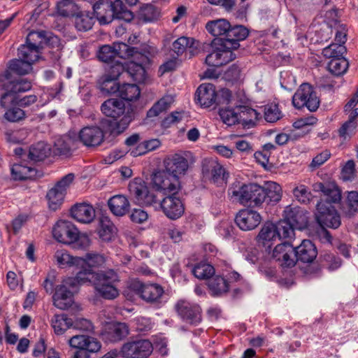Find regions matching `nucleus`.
Returning a JSON list of instances; mask_svg holds the SVG:
<instances>
[{
    "label": "nucleus",
    "mask_w": 358,
    "mask_h": 358,
    "mask_svg": "<svg viewBox=\"0 0 358 358\" xmlns=\"http://www.w3.org/2000/svg\"><path fill=\"white\" fill-rule=\"evenodd\" d=\"M78 280L80 284H92L96 292L106 299H114L119 295L115 282L119 277L113 270L96 273L92 269H85L78 272Z\"/></svg>",
    "instance_id": "obj_1"
},
{
    "label": "nucleus",
    "mask_w": 358,
    "mask_h": 358,
    "mask_svg": "<svg viewBox=\"0 0 358 358\" xmlns=\"http://www.w3.org/2000/svg\"><path fill=\"white\" fill-rule=\"evenodd\" d=\"M101 111L106 116L113 118L109 124L110 132L118 135L127 129L133 120V113L126 110L124 103L118 99H109L101 105Z\"/></svg>",
    "instance_id": "obj_2"
},
{
    "label": "nucleus",
    "mask_w": 358,
    "mask_h": 358,
    "mask_svg": "<svg viewBox=\"0 0 358 358\" xmlns=\"http://www.w3.org/2000/svg\"><path fill=\"white\" fill-rule=\"evenodd\" d=\"M228 194L234 201L251 208L261 207L266 201V192L263 186L256 183L233 185L229 189Z\"/></svg>",
    "instance_id": "obj_3"
},
{
    "label": "nucleus",
    "mask_w": 358,
    "mask_h": 358,
    "mask_svg": "<svg viewBox=\"0 0 358 358\" xmlns=\"http://www.w3.org/2000/svg\"><path fill=\"white\" fill-rule=\"evenodd\" d=\"M94 13L101 24H107L114 18L130 22L134 18L133 13L127 10L121 0H99L93 6Z\"/></svg>",
    "instance_id": "obj_4"
},
{
    "label": "nucleus",
    "mask_w": 358,
    "mask_h": 358,
    "mask_svg": "<svg viewBox=\"0 0 358 358\" xmlns=\"http://www.w3.org/2000/svg\"><path fill=\"white\" fill-rule=\"evenodd\" d=\"M78 285L80 284L78 280V273L75 278H65L55 289L53 295L54 306L61 310L69 308L73 303V291Z\"/></svg>",
    "instance_id": "obj_5"
},
{
    "label": "nucleus",
    "mask_w": 358,
    "mask_h": 358,
    "mask_svg": "<svg viewBox=\"0 0 358 358\" xmlns=\"http://www.w3.org/2000/svg\"><path fill=\"white\" fill-rule=\"evenodd\" d=\"M292 103L296 108L306 107L310 111L314 112L320 106V99L313 87L308 83H303L293 95Z\"/></svg>",
    "instance_id": "obj_6"
},
{
    "label": "nucleus",
    "mask_w": 358,
    "mask_h": 358,
    "mask_svg": "<svg viewBox=\"0 0 358 358\" xmlns=\"http://www.w3.org/2000/svg\"><path fill=\"white\" fill-rule=\"evenodd\" d=\"M129 57H132V60L126 64L125 74L131 76L135 81L143 82L145 79V66L150 62L148 53H143L134 48Z\"/></svg>",
    "instance_id": "obj_7"
},
{
    "label": "nucleus",
    "mask_w": 358,
    "mask_h": 358,
    "mask_svg": "<svg viewBox=\"0 0 358 358\" xmlns=\"http://www.w3.org/2000/svg\"><path fill=\"white\" fill-rule=\"evenodd\" d=\"M174 308L184 322L192 326H197L201 323L202 310L199 304L185 299H180L176 303Z\"/></svg>",
    "instance_id": "obj_8"
},
{
    "label": "nucleus",
    "mask_w": 358,
    "mask_h": 358,
    "mask_svg": "<svg viewBox=\"0 0 358 358\" xmlns=\"http://www.w3.org/2000/svg\"><path fill=\"white\" fill-rule=\"evenodd\" d=\"M8 78L6 75L0 76V87L6 91L1 95L0 99V105L3 108L8 106L9 102H13L15 99V94L17 93L25 92L31 88V83L26 79H18L13 81H10L7 84H3L4 80H8Z\"/></svg>",
    "instance_id": "obj_9"
},
{
    "label": "nucleus",
    "mask_w": 358,
    "mask_h": 358,
    "mask_svg": "<svg viewBox=\"0 0 358 358\" xmlns=\"http://www.w3.org/2000/svg\"><path fill=\"white\" fill-rule=\"evenodd\" d=\"M129 189L139 204L152 206L155 210H159L160 202H158L156 195L149 191L145 182L141 179H135L131 182Z\"/></svg>",
    "instance_id": "obj_10"
},
{
    "label": "nucleus",
    "mask_w": 358,
    "mask_h": 358,
    "mask_svg": "<svg viewBox=\"0 0 358 358\" xmlns=\"http://www.w3.org/2000/svg\"><path fill=\"white\" fill-rule=\"evenodd\" d=\"M152 182L154 188L166 195L178 194L180 189V183L178 178L164 171L155 173Z\"/></svg>",
    "instance_id": "obj_11"
},
{
    "label": "nucleus",
    "mask_w": 358,
    "mask_h": 358,
    "mask_svg": "<svg viewBox=\"0 0 358 358\" xmlns=\"http://www.w3.org/2000/svg\"><path fill=\"white\" fill-rule=\"evenodd\" d=\"M315 217L320 227L336 229L341 224L340 216L332 205L325 202L317 203Z\"/></svg>",
    "instance_id": "obj_12"
},
{
    "label": "nucleus",
    "mask_w": 358,
    "mask_h": 358,
    "mask_svg": "<svg viewBox=\"0 0 358 358\" xmlns=\"http://www.w3.org/2000/svg\"><path fill=\"white\" fill-rule=\"evenodd\" d=\"M134 48L124 43H114L113 45H105L100 48L98 58L103 62H109L118 58H128L132 54Z\"/></svg>",
    "instance_id": "obj_13"
},
{
    "label": "nucleus",
    "mask_w": 358,
    "mask_h": 358,
    "mask_svg": "<svg viewBox=\"0 0 358 358\" xmlns=\"http://www.w3.org/2000/svg\"><path fill=\"white\" fill-rule=\"evenodd\" d=\"M52 236L59 243L69 245L78 239V230L70 221L59 220L53 227Z\"/></svg>",
    "instance_id": "obj_14"
},
{
    "label": "nucleus",
    "mask_w": 358,
    "mask_h": 358,
    "mask_svg": "<svg viewBox=\"0 0 358 358\" xmlns=\"http://www.w3.org/2000/svg\"><path fill=\"white\" fill-rule=\"evenodd\" d=\"M129 287L149 303L158 302L164 294L163 288L157 284L144 285L139 280H134Z\"/></svg>",
    "instance_id": "obj_15"
},
{
    "label": "nucleus",
    "mask_w": 358,
    "mask_h": 358,
    "mask_svg": "<svg viewBox=\"0 0 358 358\" xmlns=\"http://www.w3.org/2000/svg\"><path fill=\"white\" fill-rule=\"evenodd\" d=\"M203 176L217 184L225 183L228 173L225 168L215 159H205L202 162Z\"/></svg>",
    "instance_id": "obj_16"
},
{
    "label": "nucleus",
    "mask_w": 358,
    "mask_h": 358,
    "mask_svg": "<svg viewBox=\"0 0 358 358\" xmlns=\"http://www.w3.org/2000/svg\"><path fill=\"white\" fill-rule=\"evenodd\" d=\"M152 350V344L148 340L128 342L122 347L123 355L129 358H147Z\"/></svg>",
    "instance_id": "obj_17"
},
{
    "label": "nucleus",
    "mask_w": 358,
    "mask_h": 358,
    "mask_svg": "<svg viewBox=\"0 0 358 358\" xmlns=\"http://www.w3.org/2000/svg\"><path fill=\"white\" fill-rule=\"evenodd\" d=\"M177 194L167 195L161 201L159 210H162L164 215L171 220H177L180 217L185 211L184 205Z\"/></svg>",
    "instance_id": "obj_18"
},
{
    "label": "nucleus",
    "mask_w": 358,
    "mask_h": 358,
    "mask_svg": "<svg viewBox=\"0 0 358 358\" xmlns=\"http://www.w3.org/2000/svg\"><path fill=\"white\" fill-rule=\"evenodd\" d=\"M261 220L259 213L251 209L240 210L235 218L237 226L243 231L254 229L260 224Z\"/></svg>",
    "instance_id": "obj_19"
},
{
    "label": "nucleus",
    "mask_w": 358,
    "mask_h": 358,
    "mask_svg": "<svg viewBox=\"0 0 358 358\" xmlns=\"http://www.w3.org/2000/svg\"><path fill=\"white\" fill-rule=\"evenodd\" d=\"M68 344L72 348L90 352H96L101 347L96 338L84 334L73 336L69 339Z\"/></svg>",
    "instance_id": "obj_20"
},
{
    "label": "nucleus",
    "mask_w": 358,
    "mask_h": 358,
    "mask_svg": "<svg viewBox=\"0 0 358 358\" xmlns=\"http://www.w3.org/2000/svg\"><path fill=\"white\" fill-rule=\"evenodd\" d=\"M272 256L282 266L292 267L295 265L294 248L288 243L276 245Z\"/></svg>",
    "instance_id": "obj_21"
},
{
    "label": "nucleus",
    "mask_w": 358,
    "mask_h": 358,
    "mask_svg": "<svg viewBox=\"0 0 358 358\" xmlns=\"http://www.w3.org/2000/svg\"><path fill=\"white\" fill-rule=\"evenodd\" d=\"M103 130L97 126H88L83 128L79 132L80 141L87 147L99 145L103 141Z\"/></svg>",
    "instance_id": "obj_22"
},
{
    "label": "nucleus",
    "mask_w": 358,
    "mask_h": 358,
    "mask_svg": "<svg viewBox=\"0 0 358 358\" xmlns=\"http://www.w3.org/2000/svg\"><path fill=\"white\" fill-rule=\"evenodd\" d=\"M284 218L296 229H302L308 224L307 212L300 207L287 206L284 210Z\"/></svg>",
    "instance_id": "obj_23"
},
{
    "label": "nucleus",
    "mask_w": 358,
    "mask_h": 358,
    "mask_svg": "<svg viewBox=\"0 0 358 358\" xmlns=\"http://www.w3.org/2000/svg\"><path fill=\"white\" fill-rule=\"evenodd\" d=\"M231 48H227L222 43L220 48L214 50L207 55L206 62L211 66H220L234 60L236 55L232 52Z\"/></svg>",
    "instance_id": "obj_24"
},
{
    "label": "nucleus",
    "mask_w": 358,
    "mask_h": 358,
    "mask_svg": "<svg viewBox=\"0 0 358 358\" xmlns=\"http://www.w3.org/2000/svg\"><path fill=\"white\" fill-rule=\"evenodd\" d=\"M129 329L125 323L109 322L106 324L102 331L103 338L110 342H117L126 337Z\"/></svg>",
    "instance_id": "obj_25"
},
{
    "label": "nucleus",
    "mask_w": 358,
    "mask_h": 358,
    "mask_svg": "<svg viewBox=\"0 0 358 358\" xmlns=\"http://www.w3.org/2000/svg\"><path fill=\"white\" fill-rule=\"evenodd\" d=\"M165 169L163 170L179 180L181 175L185 174L188 169L187 160L180 155H174L164 162Z\"/></svg>",
    "instance_id": "obj_26"
},
{
    "label": "nucleus",
    "mask_w": 358,
    "mask_h": 358,
    "mask_svg": "<svg viewBox=\"0 0 358 358\" xmlns=\"http://www.w3.org/2000/svg\"><path fill=\"white\" fill-rule=\"evenodd\" d=\"M73 219L80 223L89 224L95 218V210L93 206L87 203L75 204L71 210Z\"/></svg>",
    "instance_id": "obj_27"
},
{
    "label": "nucleus",
    "mask_w": 358,
    "mask_h": 358,
    "mask_svg": "<svg viewBox=\"0 0 358 358\" xmlns=\"http://www.w3.org/2000/svg\"><path fill=\"white\" fill-rule=\"evenodd\" d=\"M248 35V31L242 25L231 27L229 29L227 38H224V46L227 48L236 50L239 47V41L244 40Z\"/></svg>",
    "instance_id": "obj_28"
},
{
    "label": "nucleus",
    "mask_w": 358,
    "mask_h": 358,
    "mask_svg": "<svg viewBox=\"0 0 358 358\" xmlns=\"http://www.w3.org/2000/svg\"><path fill=\"white\" fill-rule=\"evenodd\" d=\"M295 262H312L317 256L315 245L309 240H303L301 245L294 248Z\"/></svg>",
    "instance_id": "obj_29"
},
{
    "label": "nucleus",
    "mask_w": 358,
    "mask_h": 358,
    "mask_svg": "<svg viewBox=\"0 0 358 358\" xmlns=\"http://www.w3.org/2000/svg\"><path fill=\"white\" fill-rule=\"evenodd\" d=\"M196 95L198 101L203 107L211 106L217 99L215 87L210 83L201 84L198 87Z\"/></svg>",
    "instance_id": "obj_30"
},
{
    "label": "nucleus",
    "mask_w": 358,
    "mask_h": 358,
    "mask_svg": "<svg viewBox=\"0 0 358 358\" xmlns=\"http://www.w3.org/2000/svg\"><path fill=\"white\" fill-rule=\"evenodd\" d=\"M119 92L120 96L124 100L132 101L139 98L141 91L136 84H124L117 86L116 83H113V86L110 87V90L106 91L108 93Z\"/></svg>",
    "instance_id": "obj_31"
},
{
    "label": "nucleus",
    "mask_w": 358,
    "mask_h": 358,
    "mask_svg": "<svg viewBox=\"0 0 358 358\" xmlns=\"http://www.w3.org/2000/svg\"><path fill=\"white\" fill-rule=\"evenodd\" d=\"M238 121L244 128L253 127L261 117L255 109L246 106H238Z\"/></svg>",
    "instance_id": "obj_32"
},
{
    "label": "nucleus",
    "mask_w": 358,
    "mask_h": 358,
    "mask_svg": "<svg viewBox=\"0 0 358 358\" xmlns=\"http://www.w3.org/2000/svg\"><path fill=\"white\" fill-rule=\"evenodd\" d=\"M278 234L275 224L266 222L262 227L257 240L259 244L270 248L273 245V242L278 238Z\"/></svg>",
    "instance_id": "obj_33"
},
{
    "label": "nucleus",
    "mask_w": 358,
    "mask_h": 358,
    "mask_svg": "<svg viewBox=\"0 0 358 358\" xmlns=\"http://www.w3.org/2000/svg\"><path fill=\"white\" fill-rule=\"evenodd\" d=\"M110 212L117 217L125 215L129 210L130 203L127 198L123 195H115L108 201Z\"/></svg>",
    "instance_id": "obj_34"
},
{
    "label": "nucleus",
    "mask_w": 358,
    "mask_h": 358,
    "mask_svg": "<svg viewBox=\"0 0 358 358\" xmlns=\"http://www.w3.org/2000/svg\"><path fill=\"white\" fill-rule=\"evenodd\" d=\"M54 259L59 268H66L76 266L79 269V264L83 262L81 257H73L65 250H58L55 252Z\"/></svg>",
    "instance_id": "obj_35"
},
{
    "label": "nucleus",
    "mask_w": 358,
    "mask_h": 358,
    "mask_svg": "<svg viewBox=\"0 0 358 358\" xmlns=\"http://www.w3.org/2000/svg\"><path fill=\"white\" fill-rule=\"evenodd\" d=\"M317 187L327 197L326 201H320V202H325L331 205V203H335L341 201V190L334 182L319 183Z\"/></svg>",
    "instance_id": "obj_36"
},
{
    "label": "nucleus",
    "mask_w": 358,
    "mask_h": 358,
    "mask_svg": "<svg viewBox=\"0 0 358 358\" xmlns=\"http://www.w3.org/2000/svg\"><path fill=\"white\" fill-rule=\"evenodd\" d=\"M126 65H123L120 62L116 61L115 63L110 66L108 74L105 76L104 80L102 83L101 89L103 91L110 90V87L113 86V83H116L115 80L122 74L125 73Z\"/></svg>",
    "instance_id": "obj_37"
},
{
    "label": "nucleus",
    "mask_w": 358,
    "mask_h": 358,
    "mask_svg": "<svg viewBox=\"0 0 358 358\" xmlns=\"http://www.w3.org/2000/svg\"><path fill=\"white\" fill-rule=\"evenodd\" d=\"M83 262L79 264V271L85 269H92L103 266L106 263V258L104 256L97 253H87L85 257H81Z\"/></svg>",
    "instance_id": "obj_38"
},
{
    "label": "nucleus",
    "mask_w": 358,
    "mask_h": 358,
    "mask_svg": "<svg viewBox=\"0 0 358 358\" xmlns=\"http://www.w3.org/2000/svg\"><path fill=\"white\" fill-rule=\"evenodd\" d=\"M199 43V41L192 38L182 36L173 43L172 50L177 56L181 55L187 48H189L191 55H194V48L198 47Z\"/></svg>",
    "instance_id": "obj_39"
},
{
    "label": "nucleus",
    "mask_w": 358,
    "mask_h": 358,
    "mask_svg": "<svg viewBox=\"0 0 358 358\" xmlns=\"http://www.w3.org/2000/svg\"><path fill=\"white\" fill-rule=\"evenodd\" d=\"M266 192V201L267 203L275 204L281 200L282 190L280 185L275 182L267 181L263 186Z\"/></svg>",
    "instance_id": "obj_40"
},
{
    "label": "nucleus",
    "mask_w": 358,
    "mask_h": 358,
    "mask_svg": "<svg viewBox=\"0 0 358 358\" xmlns=\"http://www.w3.org/2000/svg\"><path fill=\"white\" fill-rule=\"evenodd\" d=\"M206 28L207 31L215 37L224 36L227 38V32L230 28V23L225 19H218L208 22Z\"/></svg>",
    "instance_id": "obj_41"
},
{
    "label": "nucleus",
    "mask_w": 358,
    "mask_h": 358,
    "mask_svg": "<svg viewBox=\"0 0 358 358\" xmlns=\"http://www.w3.org/2000/svg\"><path fill=\"white\" fill-rule=\"evenodd\" d=\"M74 141L70 136L58 138L54 144L53 153L55 155L68 157L71 155Z\"/></svg>",
    "instance_id": "obj_42"
},
{
    "label": "nucleus",
    "mask_w": 358,
    "mask_h": 358,
    "mask_svg": "<svg viewBox=\"0 0 358 358\" xmlns=\"http://www.w3.org/2000/svg\"><path fill=\"white\" fill-rule=\"evenodd\" d=\"M57 11L63 17H74L80 13V7L74 2V0H59L57 3Z\"/></svg>",
    "instance_id": "obj_43"
},
{
    "label": "nucleus",
    "mask_w": 358,
    "mask_h": 358,
    "mask_svg": "<svg viewBox=\"0 0 358 358\" xmlns=\"http://www.w3.org/2000/svg\"><path fill=\"white\" fill-rule=\"evenodd\" d=\"M73 320L65 314L55 315L51 320V325L57 335H62L72 328Z\"/></svg>",
    "instance_id": "obj_44"
},
{
    "label": "nucleus",
    "mask_w": 358,
    "mask_h": 358,
    "mask_svg": "<svg viewBox=\"0 0 358 358\" xmlns=\"http://www.w3.org/2000/svg\"><path fill=\"white\" fill-rule=\"evenodd\" d=\"M50 147L44 142H38L31 146L29 152V158L31 160L38 162L45 159L50 153Z\"/></svg>",
    "instance_id": "obj_45"
},
{
    "label": "nucleus",
    "mask_w": 358,
    "mask_h": 358,
    "mask_svg": "<svg viewBox=\"0 0 358 358\" xmlns=\"http://www.w3.org/2000/svg\"><path fill=\"white\" fill-rule=\"evenodd\" d=\"M208 285L212 294L214 296L226 293L229 288L228 281L220 275H216L210 278L208 282Z\"/></svg>",
    "instance_id": "obj_46"
},
{
    "label": "nucleus",
    "mask_w": 358,
    "mask_h": 358,
    "mask_svg": "<svg viewBox=\"0 0 358 358\" xmlns=\"http://www.w3.org/2000/svg\"><path fill=\"white\" fill-rule=\"evenodd\" d=\"M173 102V96L165 95L157 103H155L154 106L148 111V117H154L159 115L161 113L169 109Z\"/></svg>",
    "instance_id": "obj_47"
},
{
    "label": "nucleus",
    "mask_w": 358,
    "mask_h": 358,
    "mask_svg": "<svg viewBox=\"0 0 358 358\" xmlns=\"http://www.w3.org/2000/svg\"><path fill=\"white\" fill-rule=\"evenodd\" d=\"M238 106L234 108L226 106L221 108L219 115L222 122L228 126L239 124Z\"/></svg>",
    "instance_id": "obj_48"
},
{
    "label": "nucleus",
    "mask_w": 358,
    "mask_h": 358,
    "mask_svg": "<svg viewBox=\"0 0 358 358\" xmlns=\"http://www.w3.org/2000/svg\"><path fill=\"white\" fill-rule=\"evenodd\" d=\"M48 39L47 33L44 31H31L27 36L26 43L41 52Z\"/></svg>",
    "instance_id": "obj_49"
},
{
    "label": "nucleus",
    "mask_w": 358,
    "mask_h": 358,
    "mask_svg": "<svg viewBox=\"0 0 358 358\" xmlns=\"http://www.w3.org/2000/svg\"><path fill=\"white\" fill-rule=\"evenodd\" d=\"M41 52L27 43L18 48V57L27 62L33 64L39 58Z\"/></svg>",
    "instance_id": "obj_50"
},
{
    "label": "nucleus",
    "mask_w": 358,
    "mask_h": 358,
    "mask_svg": "<svg viewBox=\"0 0 358 358\" xmlns=\"http://www.w3.org/2000/svg\"><path fill=\"white\" fill-rule=\"evenodd\" d=\"M35 170L31 167L15 164L11 168V174L14 180H24L34 176Z\"/></svg>",
    "instance_id": "obj_51"
},
{
    "label": "nucleus",
    "mask_w": 358,
    "mask_h": 358,
    "mask_svg": "<svg viewBox=\"0 0 358 358\" xmlns=\"http://www.w3.org/2000/svg\"><path fill=\"white\" fill-rule=\"evenodd\" d=\"M75 26L78 31L90 30L94 24V18L87 12L80 10V13L75 16Z\"/></svg>",
    "instance_id": "obj_52"
},
{
    "label": "nucleus",
    "mask_w": 358,
    "mask_h": 358,
    "mask_svg": "<svg viewBox=\"0 0 358 358\" xmlns=\"http://www.w3.org/2000/svg\"><path fill=\"white\" fill-rule=\"evenodd\" d=\"M65 192L63 189L60 190L58 187H54L47 194V199L48 200V204L50 209L56 210L59 206L62 204Z\"/></svg>",
    "instance_id": "obj_53"
},
{
    "label": "nucleus",
    "mask_w": 358,
    "mask_h": 358,
    "mask_svg": "<svg viewBox=\"0 0 358 358\" xmlns=\"http://www.w3.org/2000/svg\"><path fill=\"white\" fill-rule=\"evenodd\" d=\"M348 68V62L344 57L332 59L328 64L329 71L336 76H341L345 73Z\"/></svg>",
    "instance_id": "obj_54"
},
{
    "label": "nucleus",
    "mask_w": 358,
    "mask_h": 358,
    "mask_svg": "<svg viewBox=\"0 0 358 358\" xmlns=\"http://www.w3.org/2000/svg\"><path fill=\"white\" fill-rule=\"evenodd\" d=\"M9 69L19 75H25L32 71V64L20 58L10 61Z\"/></svg>",
    "instance_id": "obj_55"
},
{
    "label": "nucleus",
    "mask_w": 358,
    "mask_h": 358,
    "mask_svg": "<svg viewBox=\"0 0 358 358\" xmlns=\"http://www.w3.org/2000/svg\"><path fill=\"white\" fill-rule=\"evenodd\" d=\"M346 52V48L338 43H332L322 50L323 55L327 58H341Z\"/></svg>",
    "instance_id": "obj_56"
},
{
    "label": "nucleus",
    "mask_w": 358,
    "mask_h": 358,
    "mask_svg": "<svg viewBox=\"0 0 358 358\" xmlns=\"http://www.w3.org/2000/svg\"><path fill=\"white\" fill-rule=\"evenodd\" d=\"M192 273L198 279H207L214 274L215 269L208 264L199 263L194 267Z\"/></svg>",
    "instance_id": "obj_57"
},
{
    "label": "nucleus",
    "mask_w": 358,
    "mask_h": 358,
    "mask_svg": "<svg viewBox=\"0 0 358 358\" xmlns=\"http://www.w3.org/2000/svg\"><path fill=\"white\" fill-rule=\"evenodd\" d=\"M275 227L278 234V238L279 239L291 238L294 234V230L296 229L292 224L285 218L276 223Z\"/></svg>",
    "instance_id": "obj_58"
},
{
    "label": "nucleus",
    "mask_w": 358,
    "mask_h": 358,
    "mask_svg": "<svg viewBox=\"0 0 358 358\" xmlns=\"http://www.w3.org/2000/svg\"><path fill=\"white\" fill-rule=\"evenodd\" d=\"M293 194L295 199L301 203H308L312 196L311 192L303 185L296 186L293 189Z\"/></svg>",
    "instance_id": "obj_59"
},
{
    "label": "nucleus",
    "mask_w": 358,
    "mask_h": 358,
    "mask_svg": "<svg viewBox=\"0 0 358 358\" xmlns=\"http://www.w3.org/2000/svg\"><path fill=\"white\" fill-rule=\"evenodd\" d=\"M281 117V112L276 104H270L265 106L264 118L268 122H275Z\"/></svg>",
    "instance_id": "obj_60"
},
{
    "label": "nucleus",
    "mask_w": 358,
    "mask_h": 358,
    "mask_svg": "<svg viewBox=\"0 0 358 358\" xmlns=\"http://www.w3.org/2000/svg\"><path fill=\"white\" fill-rule=\"evenodd\" d=\"M357 128V122L355 121L345 122L338 130L340 137L344 140L350 138L355 134Z\"/></svg>",
    "instance_id": "obj_61"
},
{
    "label": "nucleus",
    "mask_w": 358,
    "mask_h": 358,
    "mask_svg": "<svg viewBox=\"0 0 358 358\" xmlns=\"http://www.w3.org/2000/svg\"><path fill=\"white\" fill-rule=\"evenodd\" d=\"M355 165L352 160H349L343 167L341 178L344 181L352 180L355 177Z\"/></svg>",
    "instance_id": "obj_62"
},
{
    "label": "nucleus",
    "mask_w": 358,
    "mask_h": 358,
    "mask_svg": "<svg viewBox=\"0 0 358 358\" xmlns=\"http://www.w3.org/2000/svg\"><path fill=\"white\" fill-rule=\"evenodd\" d=\"M130 219L133 222L142 224L148 219V214L143 209L134 208L130 214Z\"/></svg>",
    "instance_id": "obj_63"
},
{
    "label": "nucleus",
    "mask_w": 358,
    "mask_h": 358,
    "mask_svg": "<svg viewBox=\"0 0 358 358\" xmlns=\"http://www.w3.org/2000/svg\"><path fill=\"white\" fill-rule=\"evenodd\" d=\"M72 328L83 331H90L93 329V325L88 320L77 318L73 321Z\"/></svg>",
    "instance_id": "obj_64"
}]
</instances>
